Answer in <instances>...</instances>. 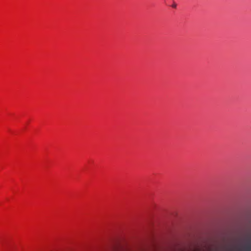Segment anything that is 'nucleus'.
Returning a JSON list of instances; mask_svg holds the SVG:
<instances>
[{
	"mask_svg": "<svg viewBox=\"0 0 251 251\" xmlns=\"http://www.w3.org/2000/svg\"><path fill=\"white\" fill-rule=\"evenodd\" d=\"M172 7L173 8H176V3H174L173 5H172Z\"/></svg>",
	"mask_w": 251,
	"mask_h": 251,
	"instance_id": "nucleus-1",
	"label": "nucleus"
}]
</instances>
